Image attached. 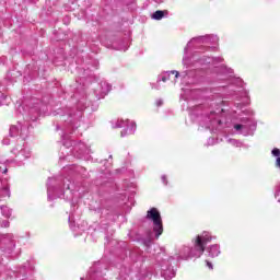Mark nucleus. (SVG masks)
I'll use <instances>...</instances> for the list:
<instances>
[{"label":"nucleus","instance_id":"6","mask_svg":"<svg viewBox=\"0 0 280 280\" xmlns=\"http://www.w3.org/2000/svg\"><path fill=\"white\" fill-rule=\"evenodd\" d=\"M234 128H235V130H242V128H244V126H242V125H235Z\"/></svg>","mask_w":280,"mask_h":280},{"label":"nucleus","instance_id":"9","mask_svg":"<svg viewBox=\"0 0 280 280\" xmlns=\"http://www.w3.org/2000/svg\"><path fill=\"white\" fill-rule=\"evenodd\" d=\"M172 74L175 75V78H178L179 75L178 71H172Z\"/></svg>","mask_w":280,"mask_h":280},{"label":"nucleus","instance_id":"7","mask_svg":"<svg viewBox=\"0 0 280 280\" xmlns=\"http://www.w3.org/2000/svg\"><path fill=\"white\" fill-rule=\"evenodd\" d=\"M207 266H208V268H210V270H213V265L211 262H209V260H207Z\"/></svg>","mask_w":280,"mask_h":280},{"label":"nucleus","instance_id":"4","mask_svg":"<svg viewBox=\"0 0 280 280\" xmlns=\"http://www.w3.org/2000/svg\"><path fill=\"white\" fill-rule=\"evenodd\" d=\"M122 124H126V126L130 130V135H135V130H137V122L127 119L122 121Z\"/></svg>","mask_w":280,"mask_h":280},{"label":"nucleus","instance_id":"10","mask_svg":"<svg viewBox=\"0 0 280 280\" xmlns=\"http://www.w3.org/2000/svg\"><path fill=\"white\" fill-rule=\"evenodd\" d=\"M162 82H167V78L163 77Z\"/></svg>","mask_w":280,"mask_h":280},{"label":"nucleus","instance_id":"1","mask_svg":"<svg viewBox=\"0 0 280 280\" xmlns=\"http://www.w3.org/2000/svg\"><path fill=\"white\" fill-rule=\"evenodd\" d=\"M147 220L153 221V231L155 233V237H161V235H163V219H161V212H159V209L151 208L147 212Z\"/></svg>","mask_w":280,"mask_h":280},{"label":"nucleus","instance_id":"3","mask_svg":"<svg viewBox=\"0 0 280 280\" xmlns=\"http://www.w3.org/2000/svg\"><path fill=\"white\" fill-rule=\"evenodd\" d=\"M167 14H170L167 10H158L152 14V19H154V21H161L164 16H167Z\"/></svg>","mask_w":280,"mask_h":280},{"label":"nucleus","instance_id":"11","mask_svg":"<svg viewBox=\"0 0 280 280\" xmlns=\"http://www.w3.org/2000/svg\"><path fill=\"white\" fill-rule=\"evenodd\" d=\"M8 173V170H4V174H7Z\"/></svg>","mask_w":280,"mask_h":280},{"label":"nucleus","instance_id":"8","mask_svg":"<svg viewBox=\"0 0 280 280\" xmlns=\"http://www.w3.org/2000/svg\"><path fill=\"white\" fill-rule=\"evenodd\" d=\"M276 166H277V167H280V158H278V159L276 160Z\"/></svg>","mask_w":280,"mask_h":280},{"label":"nucleus","instance_id":"5","mask_svg":"<svg viewBox=\"0 0 280 280\" xmlns=\"http://www.w3.org/2000/svg\"><path fill=\"white\" fill-rule=\"evenodd\" d=\"M271 154H272L273 156H280V150L277 149V148H275V149L271 151Z\"/></svg>","mask_w":280,"mask_h":280},{"label":"nucleus","instance_id":"2","mask_svg":"<svg viewBox=\"0 0 280 280\" xmlns=\"http://www.w3.org/2000/svg\"><path fill=\"white\" fill-rule=\"evenodd\" d=\"M209 242H211V236L198 235L195 238L194 246H195L196 250H198V253H200L202 255V253H205V248L209 244Z\"/></svg>","mask_w":280,"mask_h":280}]
</instances>
